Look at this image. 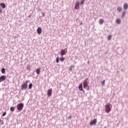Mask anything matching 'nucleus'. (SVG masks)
I'll use <instances>...</instances> for the list:
<instances>
[{"instance_id":"f257e3e1","label":"nucleus","mask_w":128,"mask_h":128,"mask_svg":"<svg viewBox=\"0 0 128 128\" xmlns=\"http://www.w3.org/2000/svg\"><path fill=\"white\" fill-rule=\"evenodd\" d=\"M112 106L110 104V103H108L105 106V112L106 114H110V112H112Z\"/></svg>"},{"instance_id":"f03ea898","label":"nucleus","mask_w":128,"mask_h":128,"mask_svg":"<svg viewBox=\"0 0 128 128\" xmlns=\"http://www.w3.org/2000/svg\"><path fill=\"white\" fill-rule=\"evenodd\" d=\"M24 104L23 103H20L18 104L16 106V108L18 110L19 112L22 110V108H24Z\"/></svg>"},{"instance_id":"7ed1b4c3","label":"nucleus","mask_w":128,"mask_h":128,"mask_svg":"<svg viewBox=\"0 0 128 128\" xmlns=\"http://www.w3.org/2000/svg\"><path fill=\"white\" fill-rule=\"evenodd\" d=\"M88 78H86L83 82V87L84 88H86L88 86Z\"/></svg>"},{"instance_id":"20e7f679","label":"nucleus","mask_w":128,"mask_h":128,"mask_svg":"<svg viewBox=\"0 0 128 128\" xmlns=\"http://www.w3.org/2000/svg\"><path fill=\"white\" fill-rule=\"evenodd\" d=\"M97 120L96 118H94V120H92L90 122V126H96V124Z\"/></svg>"},{"instance_id":"39448f33","label":"nucleus","mask_w":128,"mask_h":128,"mask_svg":"<svg viewBox=\"0 0 128 128\" xmlns=\"http://www.w3.org/2000/svg\"><path fill=\"white\" fill-rule=\"evenodd\" d=\"M52 88H49L47 91V94H48V98H50V96H52Z\"/></svg>"},{"instance_id":"423d86ee","label":"nucleus","mask_w":128,"mask_h":128,"mask_svg":"<svg viewBox=\"0 0 128 128\" xmlns=\"http://www.w3.org/2000/svg\"><path fill=\"white\" fill-rule=\"evenodd\" d=\"M28 88V84H25L24 83L22 84L21 90H24Z\"/></svg>"},{"instance_id":"0eeeda50","label":"nucleus","mask_w":128,"mask_h":128,"mask_svg":"<svg viewBox=\"0 0 128 128\" xmlns=\"http://www.w3.org/2000/svg\"><path fill=\"white\" fill-rule=\"evenodd\" d=\"M75 10H78L80 8V2H76L74 5Z\"/></svg>"},{"instance_id":"6e6552de","label":"nucleus","mask_w":128,"mask_h":128,"mask_svg":"<svg viewBox=\"0 0 128 128\" xmlns=\"http://www.w3.org/2000/svg\"><path fill=\"white\" fill-rule=\"evenodd\" d=\"M6 76H0V82H4V80H6Z\"/></svg>"},{"instance_id":"1a4fd4ad","label":"nucleus","mask_w":128,"mask_h":128,"mask_svg":"<svg viewBox=\"0 0 128 128\" xmlns=\"http://www.w3.org/2000/svg\"><path fill=\"white\" fill-rule=\"evenodd\" d=\"M78 89H79V90H80V92H84V89L82 88V84H80L79 85Z\"/></svg>"},{"instance_id":"9d476101","label":"nucleus","mask_w":128,"mask_h":128,"mask_svg":"<svg viewBox=\"0 0 128 128\" xmlns=\"http://www.w3.org/2000/svg\"><path fill=\"white\" fill-rule=\"evenodd\" d=\"M42 32V28L40 27H38L37 29V34H40Z\"/></svg>"},{"instance_id":"9b49d317","label":"nucleus","mask_w":128,"mask_h":128,"mask_svg":"<svg viewBox=\"0 0 128 128\" xmlns=\"http://www.w3.org/2000/svg\"><path fill=\"white\" fill-rule=\"evenodd\" d=\"M66 54V50H62L60 52V56H64Z\"/></svg>"},{"instance_id":"f8f14e48","label":"nucleus","mask_w":128,"mask_h":128,"mask_svg":"<svg viewBox=\"0 0 128 128\" xmlns=\"http://www.w3.org/2000/svg\"><path fill=\"white\" fill-rule=\"evenodd\" d=\"M116 22L118 24H122V20L120 18H117L116 20Z\"/></svg>"},{"instance_id":"ddd939ff","label":"nucleus","mask_w":128,"mask_h":128,"mask_svg":"<svg viewBox=\"0 0 128 128\" xmlns=\"http://www.w3.org/2000/svg\"><path fill=\"white\" fill-rule=\"evenodd\" d=\"M0 6L2 8H6V4L4 2H2L0 4Z\"/></svg>"},{"instance_id":"4468645a","label":"nucleus","mask_w":128,"mask_h":128,"mask_svg":"<svg viewBox=\"0 0 128 128\" xmlns=\"http://www.w3.org/2000/svg\"><path fill=\"white\" fill-rule=\"evenodd\" d=\"M126 10H124L122 14V18H124L126 16Z\"/></svg>"},{"instance_id":"2eb2a0df","label":"nucleus","mask_w":128,"mask_h":128,"mask_svg":"<svg viewBox=\"0 0 128 128\" xmlns=\"http://www.w3.org/2000/svg\"><path fill=\"white\" fill-rule=\"evenodd\" d=\"M40 68H38L36 70V74H40Z\"/></svg>"},{"instance_id":"dca6fc26","label":"nucleus","mask_w":128,"mask_h":128,"mask_svg":"<svg viewBox=\"0 0 128 128\" xmlns=\"http://www.w3.org/2000/svg\"><path fill=\"white\" fill-rule=\"evenodd\" d=\"M124 10H128V4L127 3H126L124 4Z\"/></svg>"},{"instance_id":"f3484780","label":"nucleus","mask_w":128,"mask_h":128,"mask_svg":"<svg viewBox=\"0 0 128 128\" xmlns=\"http://www.w3.org/2000/svg\"><path fill=\"white\" fill-rule=\"evenodd\" d=\"M122 10V7L118 6L117 8V10L118 12H120Z\"/></svg>"},{"instance_id":"a211bd4d","label":"nucleus","mask_w":128,"mask_h":128,"mask_svg":"<svg viewBox=\"0 0 128 128\" xmlns=\"http://www.w3.org/2000/svg\"><path fill=\"white\" fill-rule=\"evenodd\" d=\"M74 68V66L72 65V66L68 68V70H70V72H72V68Z\"/></svg>"},{"instance_id":"6ab92c4d","label":"nucleus","mask_w":128,"mask_h":128,"mask_svg":"<svg viewBox=\"0 0 128 128\" xmlns=\"http://www.w3.org/2000/svg\"><path fill=\"white\" fill-rule=\"evenodd\" d=\"M64 60H66V58L64 56H62L61 58H60V60L62 62H63L64 61Z\"/></svg>"},{"instance_id":"aec40b11","label":"nucleus","mask_w":128,"mask_h":128,"mask_svg":"<svg viewBox=\"0 0 128 128\" xmlns=\"http://www.w3.org/2000/svg\"><path fill=\"white\" fill-rule=\"evenodd\" d=\"M29 90H32V83H30L28 85Z\"/></svg>"},{"instance_id":"412c9836","label":"nucleus","mask_w":128,"mask_h":128,"mask_svg":"<svg viewBox=\"0 0 128 128\" xmlns=\"http://www.w3.org/2000/svg\"><path fill=\"white\" fill-rule=\"evenodd\" d=\"M99 24H104V20L102 19H100V20H99Z\"/></svg>"},{"instance_id":"4be33fe9","label":"nucleus","mask_w":128,"mask_h":128,"mask_svg":"<svg viewBox=\"0 0 128 128\" xmlns=\"http://www.w3.org/2000/svg\"><path fill=\"white\" fill-rule=\"evenodd\" d=\"M2 74H6V69L4 68H2L1 70Z\"/></svg>"},{"instance_id":"5701e85b","label":"nucleus","mask_w":128,"mask_h":128,"mask_svg":"<svg viewBox=\"0 0 128 128\" xmlns=\"http://www.w3.org/2000/svg\"><path fill=\"white\" fill-rule=\"evenodd\" d=\"M10 112H14V107L12 106L10 108Z\"/></svg>"},{"instance_id":"b1692460","label":"nucleus","mask_w":128,"mask_h":128,"mask_svg":"<svg viewBox=\"0 0 128 128\" xmlns=\"http://www.w3.org/2000/svg\"><path fill=\"white\" fill-rule=\"evenodd\" d=\"M56 62L57 64H58L60 62V58L59 57H57L56 58Z\"/></svg>"},{"instance_id":"393cba45","label":"nucleus","mask_w":128,"mask_h":128,"mask_svg":"<svg viewBox=\"0 0 128 128\" xmlns=\"http://www.w3.org/2000/svg\"><path fill=\"white\" fill-rule=\"evenodd\" d=\"M26 70H29V72H30V65H28Z\"/></svg>"},{"instance_id":"a878e982","label":"nucleus","mask_w":128,"mask_h":128,"mask_svg":"<svg viewBox=\"0 0 128 128\" xmlns=\"http://www.w3.org/2000/svg\"><path fill=\"white\" fill-rule=\"evenodd\" d=\"M28 82H30V80H26L24 84H28Z\"/></svg>"},{"instance_id":"bb28decb","label":"nucleus","mask_w":128,"mask_h":128,"mask_svg":"<svg viewBox=\"0 0 128 128\" xmlns=\"http://www.w3.org/2000/svg\"><path fill=\"white\" fill-rule=\"evenodd\" d=\"M108 40H112V35H109L108 38Z\"/></svg>"},{"instance_id":"cd10ccee","label":"nucleus","mask_w":128,"mask_h":128,"mask_svg":"<svg viewBox=\"0 0 128 128\" xmlns=\"http://www.w3.org/2000/svg\"><path fill=\"white\" fill-rule=\"evenodd\" d=\"M102 86H104V84H106V80H104L102 82H101Z\"/></svg>"},{"instance_id":"c85d7f7f","label":"nucleus","mask_w":128,"mask_h":128,"mask_svg":"<svg viewBox=\"0 0 128 128\" xmlns=\"http://www.w3.org/2000/svg\"><path fill=\"white\" fill-rule=\"evenodd\" d=\"M6 112H5L2 114V116H6Z\"/></svg>"},{"instance_id":"c756f323","label":"nucleus","mask_w":128,"mask_h":128,"mask_svg":"<svg viewBox=\"0 0 128 128\" xmlns=\"http://www.w3.org/2000/svg\"><path fill=\"white\" fill-rule=\"evenodd\" d=\"M71 118H72V115H70V116L68 117V120H70Z\"/></svg>"},{"instance_id":"7c9ffc66","label":"nucleus","mask_w":128,"mask_h":128,"mask_svg":"<svg viewBox=\"0 0 128 128\" xmlns=\"http://www.w3.org/2000/svg\"><path fill=\"white\" fill-rule=\"evenodd\" d=\"M84 0H82L80 2V4H84Z\"/></svg>"},{"instance_id":"2f4dec72","label":"nucleus","mask_w":128,"mask_h":128,"mask_svg":"<svg viewBox=\"0 0 128 128\" xmlns=\"http://www.w3.org/2000/svg\"><path fill=\"white\" fill-rule=\"evenodd\" d=\"M44 16H45L44 13L42 12V18L44 17Z\"/></svg>"},{"instance_id":"473e14b6","label":"nucleus","mask_w":128,"mask_h":128,"mask_svg":"<svg viewBox=\"0 0 128 128\" xmlns=\"http://www.w3.org/2000/svg\"><path fill=\"white\" fill-rule=\"evenodd\" d=\"M87 87H88V88H86V90H90V86H88Z\"/></svg>"},{"instance_id":"72a5a7b5","label":"nucleus","mask_w":128,"mask_h":128,"mask_svg":"<svg viewBox=\"0 0 128 128\" xmlns=\"http://www.w3.org/2000/svg\"><path fill=\"white\" fill-rule=\"evenodd\" d=\"M2 9L0 8V14H2Z\"/></svg>"},{"instance_id":"f704fd0d","label":"nucleus","mask_w":128,"mask_h":128,"mask_svg":"<svg viewBox=\"0 0 128 128\" xmlns=\"http://www.w3.org/2000/svg\"><path fill=\"white\" fill-rule=\"evenodd\" d=\"M88 64H90V60L88 61Z\"/></svg>"},{"instance_id":"c9c22d12","label":"nucleus","mask_w":128,"mask_h":128,"mask_svg":"<svg viewBox=\"0 0 128 128\" xmlns=\"http://www.w3.org/2000/svg\"><path fill=\"white\" fill-rule=\"evenodd\" d=\"M82 22H81V23L80 24V26H82Z\"/></svg>"},{"instance_id":"e433bc0d","label":"nucleus","mask_w":128,"mask_h":128,"mask_svg":"<svg viewBox=\"0 0 128 128\" xmlns=\"http://www.w3.org/2000/svg\"><path fill=\"white\" fill-rule=\"evenodd\" d=\"M104 128H108V127H106V126Z\"/></svg>"},{"instance_id":"4c0bfd02","label":"nucleus","mask_w":128,"mask_h":128,"mask_svg":"<svg viewBox=\"0 0 128 128\" xmlns=\"http://www.w3.org/2000/svg\"><path fill=\"white\" fill-rule=\"evenodd\" d=\"M0 122H2V120H0Z\"/></svg>"},{"instance_id":"58836bf2","label":"nucleus","mask_w":128,"mask_h":128,"mask_svg":"<svg viewBox=\"0 0 128 128\" xmlns=\"http://www.w3.org/2000/svg\"><path fill=\"white\" fill-rule=\"evenodd\" d=\"M29 18H30V15L29 16Z\"/></svg>"},{"instance_id":"ea45409f","label":"nucleus","mask_w":128,"mask_h":128,"mask_svg":"<svg viewBox=\"0 0 128 128\" xmlns=\"http://www.w3.org/2000/svg\"><path fill=\"white\" fill-rule=\"evenodd\" d=\"M121 50H122V48H121Z\"/></svg>"}]
</instances>
